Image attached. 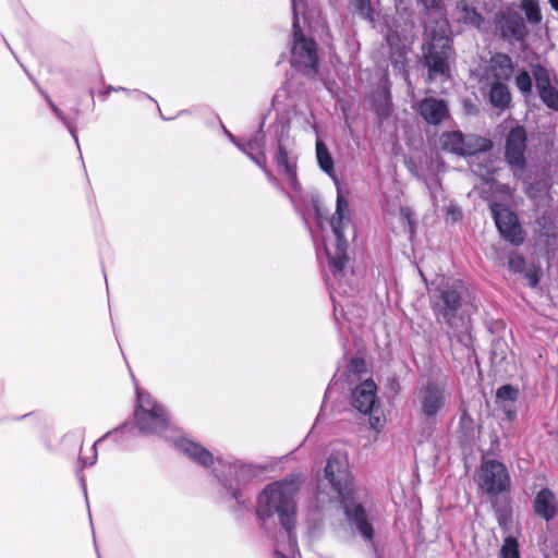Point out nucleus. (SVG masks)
<instances>
[{
    "mask_svg": "<svg viewBox=\"0 0 558 558\" xmlns=\"http://www.w3.org/2000/svg\"><path fill=\"white\" fill-rule=\"evenodd\" d=\"M231 137V141H233V144H236V141H234V137H232V135H230Z\"/></svg>",
    "mask_w": 558,
    "mask_h": 558,
    "instance_id": "obj_49",
    "label": "nucleus"
},
{
    "mask_svg": "<svg viewBox=\"0 0 558 558\" xmlns=\"http://www.w3.org/2000/svg\"><path fill=\"white\" fill-rule=\"evenodd\" d=\"M421 117L429 124H439L448 114L447 104L441 99L425 98L418 105Z\"/></svg>",
    "mask_w": 558,
    "mask_h": 558,
    "instance_id": "obj_18",
    "label": "nucleus"
},
{
    "mask_svg": "<svg viewBox=\"0 0 558 558\" xmlns=\"http://www.w3.org/2000/svg\"><path fill=\"white\" fill-rule=\"evenodd\" d=\"M231 137V141H233V144H236V141H234V137H232V135H230Z\"/></svg>",
    "mask_w": 558,
    "mask_h": 558,
    "instance_id": "obj_50",
    "label": "nucleus"
},
{
    "mask_svg": "<svg viewBox=\"0 0 558 558\" xmlns=\"http://www.w3.org/2000/svg\"><path fill=\"white\" fill-rule=\"evenodd\" d=\"M393 62H395V65L397 66V65H398V63H399V60H398V59H396Z\"/></svg>",
    "mask_w": 558,
    "mask_h": 558,
    "instance_id": "obj_48",
    "label": "nucleus"
},
{
    "mask_svg": "<svg viewBox=\"0 0 558 558\" xmlns=\"http://www.w3.org/2000/svg\"><path fill=\"white\" fill-rule=\"evenodd\" d=\"M466 289L460 280H452L446 284V289L440 292L439 300L434 302V311L438 320H444L450 327H457V310L461 305V300Z\"/></svg>",
    "mask_w": 558,
    "mask_h": 558,
    "instance_id": "obj_10",
    "label": "nucleus"
},
{
    "mask_svg": "<svg viewBox=\"0 0 558 558\" xmlns=\"http://www.w3.org/2000/svg\"><path fill=\"white\" fill-rule=\"evenodd\" d=\"M490 501H492L493 508L495 509L498 524L501 527H506L511 520L510 511L507 508L498 506L497 498L490 499Z\"/></svg>",
    "mask_w": 558,
    "mask_h": 558,
    "instance_id": "obj_28",
    "label": "nucleus"
},
{
    "mask_svg": "<svg viewBox=\"0 0 558 558\" xmlns=\"http://www.w3.org/2000/svg\"><path fill=\"white\" fill-rule=\"evenodd\" d=\"M137 418H162L166 416L167 410L158 403L149 393L137 391Z\"/></svg>",
    "mask_w": 558,
    "mask_h": 558,
    "instance_id": "obj_19",
    "label": "nucleus"
},
{
    "mask_svg": "<svg viewBox=\"0 0 558 558\" xmlns=\"http://www.w3.org/2000/svg\"><path fill=\"white\" fill-rule=\"evenodd\" d=\"M517 396L518 390L510 385L501 386L496 392V397L504 401H513L515 400Z\"/></svg>",
    "mask_w": 558,
    "mask_h": 558,
    "instance_id": "obj_30",
    "label": "nucleus"
},
{
    "mask_svg": "<svg viewBox=\"0 0 558 558\" xmlns=\"http://www.w3.org/2000/svg\"><path fill=\"white\" fill-rule=\"evenodd\" d=\"M456 15L459 22L464 24L481 26L482 16L476 12V10L470 5L465 0H462L458 3L456 9Z\"/></svg>",
    "mask_w": 558,
    "mask_h": 558,
    "instance_id": "obj_24",
    "label": "nucleus"
},
{
    "mask_svg": "<svg viewBox=\"0 0 558 558\" xmlns=\"http://www.w3.org/2000/svg\"><path fill=\"white\" fill-rule=\"evenodd\" d=\"M509 268L514 272H521L524 269L525 262L520 255L512 254L508 260Z\"/></svg>",
    "mask_w": 558,
    "mask_h": 558,
    "instance_id": "obj_31",
    "label": "nucleus"
},
{
    "mask_svg": "<svg viewBox=\"0 0 558 558\" xmlns=\"http://www.w3.org/2000/svg\"><path fill=\"white\" fill-rule=\"evenodd\" d=\"M369 2H371V0H354V7L356 10V13L361 17L373 22L374 21V16H373L374 12L371 8Z\"/></svg>",
    "mask_w": 558,
    "mask_h": 558,
    "instance_id": "obj_29",
    "label": "nucleus"
},
{
    "mask_svg": "<svg viewBox=\"0 0 558 558\" xmlns=\"http://www.w3.org/2000/svg\"><path fill=\"white\" fill-rule=\"evenodd\" d=\"M461 423H462V427H465L466 424H471V423H473V421L472 420L461 421Z\"/></svg>",
    "mask_w": 558,
    "mask_h": 558,
    "instance_id": "obj_46",
    "label": "nucleus"
},
{
    "mask_svg": "<svg viewBox=\"0 0 558 558\" xmlns=\"http://www.w3.org/2000/svg\"><path fill=\"white\" fill-rule=\"evenodd\" d=\"M551 8L558 12V0H548Z\"/></svg>",
    "mask_w": 558,
    "mask_h": 558,
    "instance_id": "obj_43",
    "label": "nucleus"
},
{
    "mask_svg": "<svg viewBox=\"0 0 558 558\" xmlns=\"http://www.w3.org/2000/svg\"><path fill=\"white\" fill-rule=\"evenodd\" d=\"M513 72L511 58L506 53H496L490 58L487 75L495 81H508Z\"/></svg>",
    "mask_w": 558,
    "mask_h": 558,
    "instance_id": "obj_21",
    "label": "nucleus"
},
{
    "mask_svg": "<svg viewBox=\"0 0 558 558\" xmlns=\"http://www.w3.org/2000/svg\"><path fill=\"white\" fill-rule=\"evenodd\" d=\"M364 367H365V363L362 359L354 357L351 360L350 372L360 373L364 369Z\"/></svg>",
    "mask_w": 558,
    "mask_h": 558,
    "instance_id": "obj_34",
    "label": "nucleus"
},
{
    "mask_svg": "<svg viewBox=\"0 0 558 558\" xmlns=\"http://www.w3.org/2000/svg\"><path fill=\"white\" fill-rule=\"evenodd\" d=\"M495 28L504 38L509 40H522L527 34L526 25L521 15L510 8L496 14Z\"/></svg>",
    "mask_w": 558,
    "mask_h": 558,
    "instance_id": "obj_13",
    "label": "nucleus"
},
{
    "mask_svg": "<svg viewBox=\"0 0 558 558\" xmlns=\"http://www.w3.org/2000/svg\"><path fill=\"white\" fill-rule=\"evenodd\" d=\"M526 134L523 128H515L510 131L506 143V158L507 161L519 169H522L525 163Z\"/></svg>",
    "mask_w": 558,
    "mask_h": 558,
    "instance_id": "obj_15",
    "label": "nucleus"
},
{
    "mask_svg": "<svg viewBox=\"0 0 558 558\" xmlns=\"http://www.w3.org/2000/svg\"><path fill=\"white\" fill-rule=\"evenodd\" d=\"M104 440H100V438L98 440H96L93 445V447L90 448V454L88 456H81V461L84 465H94L96 463V460H97V448L96 446L99 444V442H102Z\"/></svg>",
    "mask_w": 558,
    "mask_h": 558,
    "instance_id": "obj_32",
    "label": "nucleus"
},
{
    "mask_svg": "<svg viewBox=\"0 0 558 558\" xmlns=\"http://www.w3.org/2000/svg\"><path fill=\"white\" fill-rule=\"evenodd\" d=\"M378 388L372 378L361 381L352 390V407L362 415H373L379 408Z\"/></svg>",
    "mask_w": 558,
    "mask_h": 558,
    "instance_id": "obj_11",
    "label": "nucleus"
},
{
    "mask_svg": "<svg viewBox=\"0 0 558 558\" xmlns=\"http://www.w3.org/2000/svg\"><path fill=\"white\" fill-rule=\"evenodd\" d=\"M447 216L452 220V221H459L461 218H462V213L460 210L459 207L454 206V205H450L448 208H447Z\"/></svg>",
    "mask_w": 558,
    "mask_h": 558,
    "instance_id": "obj_33",
    "label": "nucleus"
},
{
    "mask_svg": "<svg viewBox=\"0 0 558 558\" xmlns=\"http://www.w3.org/2000/svg\"><path fill=\"white\" fill-rule=\"evenodd\" d=\"M471 169L475 174L480 177H485L486 174H489L493 171V167H489L486 169V171H483L481 165L474 163L471 166Z\"/></svg>",
    "mask_w": 558,
    "mask_h": 558,
    "instance_id": "obj_35",
    "label": "nucleus"
},
{
    "mask_svg": "<svg viewBox=\"0 0 558 558\" xmlns=\"http://www.w3.org/2000/svg\"><path fill=\"white\" fill-rule=\"evenodd\" d=\"M478 488L490 499L511 489V476L505 463L495 459H482L476 478Z\"/></svg>",
    "mask_w": 558,
    "mask_h": 558,
    "instance_id": "obj_7",
    "label": "nucleus"
},
{
    "mask_svg": "<svg viewBox=\"0 0 558 558\" xmlns=\"http://www.w3.org/2000/svg\"><path fill=\"white\" fill-rule=\"evenodd\" d=\"M293 44L291 48V64L303 71L305 74H315L317 71L318 58L315 43L303 36L299 24V9L294 0L293 10Z\"/></svg>",
    "mask_w": 558,
    "mask_h": 558,
    "instance_id": "obj_8",
    "label": "nucleus"
},
{
    "mask_svg": "<svg viewBox=\"0 0 558 558\" xmlns=\"http://www.w3.org/2000/svg\"><path fill=\"white\" fill-rule=\"evenodd\" d=\"M533 75L542 101L548 108L558 111V90L550 84L548 71L541 65H536L533 69Z\"/></svg>",
    "mask_w": 558,
    "mask_h": 558,
    "instance_id": "obj_16",
    "label": "nucleus"
},
{
    "mask_svg": "<svg viewBox=\"0 0 558 558\" xmlns=\"http://www.w3.org/2000/svg\"><path fill=\"white\" fill-rule=\"evenodd\" d=\"M69 130H70L72 136L74 137L75 142H77V136L75 134V131L71 126H69Z\"/></svg>",
    "mask_w": 558,
    "mask_h": 558,
    "instance_id": "obj_45",
    "label": "nucleus"
},
{
    "mask_svg": "<svg viewBox=\"0 0 558 558\" xmlns=\"http://www.w3.org/2000/svg\"><path fill=\"white\" fill-rule=\"evenodd\" d=\"M520 9L530 24L537 25L542 22L543 16L537 0H521Z\"/></svg>",
    "mask_w": 558,
    "mask_h": 558,
    "instance_id": "obj_25",
    "label": "nucleus"
},
{
    "mask_svg": "<svg viewBox=\"0 0 558 558\" xmlns=\"http://www.w3.org/2000/svg\"><path fill=\"white\" fill-rule=\"evenodd\" d=\"M499 554L500 558H521L518 539L514 536H507Z\"/></svg>",
    "mask_w": 558,
    "mask_h": 558,
    "instance_id": "obj_26",
    "label": "nucleus"
},
{
    "mask_svg": "<svg viewBox=\"0 0 558 558\" xmlns=\"http://www.w3.org/2000/svg\"><path fill=\"white\" fill-rule=\"evenodd\" d=\"M371 423V427L376 430V432H379L383 427H384V423L386 421H379V420H376V421H368Z\"/></svg>",
    "mask_w": 558,
    "mask_h": 558,
    "instance_id": "obj_37",
    "label": "nucleus"
},
{
    "mask_svg": "<svg viewBox=\"0 0 558 558\" xmlns=\"http://www.w3.org/2000/svg\"><path fill=\"white\" fill-rule=\"evenodd\" d=\"M396 40H397V37L395 35H388L387 36V41L389 44V46L393 49V46L396 44Z\"/></svg>",
    "mask_w": 558,
    "mask_h": 558,
    "instance_id": "obj_41",
    "label": "nucleus"
},
{
    "mask_svg": "<svg viewBox=\"0 0 558 558\" xmlns=\"http://www.w3.org/2000/svg\"><path fill=\"white\" fill-rule=\"evenodd\" d=\"M490 209L500 234L513 244H521L523 236L517 216L499 204H493Z\"/></svg>",
    "mask_w": 558,
    "mask_h": 558,
    "instance_id": "obj_14",
    "label": "nucleus"
},
{
    "mask_svg": "<svg viewBox=\"0 0 558 558\" xmlns=\"http://www.w3.org/2000/svg\"><path fill=\"white\" fill-rule=\"evenodd\" d=\"M49 104H50V106H51L52 110L56 112V114H57L60 119L64 120L63 113H62V112H61V111L56 107V105H54L52 101H49Z\"/></svg>",
    "mask_w": 558,
    "mask_h": 558,
    "instance_id": "obj_40",
    "label": "nucleus"
},
{
    "mask_svg": "<svg viewBox=\"0 0 558 558\" xmlns=\"http://www.w3.org/2000/svg\"><path fill=\"white\" fill-rule=\"evenodd\" d=\"M218 465L215 475L226 493L235 501L234 511H247L252 499L248 485L257 476V469L241 461L221 459H218Z\"/></svg>",
    "mask_w": 558,
    "mask_h": 558,
    "instance_id": "obj_6",
    "label": "nucleus"
},
{
    "mask_svg": "<svg viewBox=\"0 0 558 558\" xmlns=\"http://www.w3.org/2000/svg\"><path fill=\"white\" fill-rule=\"evenodd\" d=\"M238 147L246 154L256 165L264 168L266 161L265 155V141L263 134H257L253 140L246 144H236Z\"/></svg>",
    "mask_w": 558,
    "mask_h": 558,
    "instance_id": "obj_22",
    "label": "nucleus"
},
{
    "mask_svg": "<svg viewBox=\"0 0 558 558\" xmlns=\"http://www.w3.org/2000/svg\"><path fill=\"white\" fill-rule=\"evenodd\" d=\"M141 435H157L189 457L195 463L209 468L214 456L206 448L185 437L174 421H124L119 427L104 435L100 440L112 439L124 445Z\"/></svg>",
    "mask_w": 558,
    "mask_h": 558,
    "instance_id": "obj_3",
    "label": "nucleus"
},
{
    "mask_svg": "<svg viewBox=\"0 0 558 558\" xmlns=\"http://www.w3.org/2000/svg\"><path fill=\"white\" fill-rule=\"evenodd\" d=\"M325 477L341 498V506L348 524L365 542H371L374 545L375 531L367 518L364 506L354 500L349 463L344 454L335 453L329 456L325 466Z\"/></svg>",
    "mask_w": 558,
    "mask_h": 558,
    "instance_id": "obj_4",
    "label": "nucleus"
},
{
    "mask_svg": "<svg viewBox=\"0 0 558 558\" xmlns=\"http://www.w3.org/2000/svg\"><path fill=\"white\" fill-rule=\"evenodd\" d=\"M427 186H428V189H429V191H430L432 193H435V191H436V190H437V187H438V182H437V180H433L432 182H427Z\"/></svg>",
    "mask_w": 558,
    "mask_h": 558,
    "instance_id": "obj_38",
    "label": "nucleus"
},
{
    "mask_svg": "<svg viewBox=\"0 0 558 558\" xmlns=\"http://www.w3.org/2000/svg\"><path fill=\"white\" fill-rule=\"evenodd\" d=\"M296 3L299 4V2L296 1ZM292 7L294 8V0H292Z\"/></svg>",
    "mask_w": 558,
    "mask_h": 558,
    "instance_id": "obj_51",
    "label": "nucleus"
},
{
    "mask_svg": "<svg viewBox=\"0 0 558 558\" xmlns=\"http://www.w3.org/2000/svg\"><path fill=\"white\" fill-rule=\"evenodd\" d=\"M426 10H434L437 17L436 26L426 24L425 40L426 52L424 54L425 64L429 70V76L445 75L449 69V59L451 57L450 40L448 37V24L442 19V13L438 8L439 0H417Z\"/></svg>",
    "mask_w": 558,
    "mask_h": 558,
    "instance_id": "obj_5",
    "label": "nucleus"
},
{
    "mask_svg": "<svg viewBox=\"0 0 558 558\" xmlns=\"http://www.w3.org/2000/svg\"><path fill=\"white\" fill-rule=\"evenodd\" d=\"M422 407L426 415H435L445 404L442 389L434 384H428L421 392Z\"/></svg>",
    "mask_w": 558,
    "mask_h": 558,
    "instance_id": "obj_20",
    "label": "nucleus"
},
{
    "mask_svg": "<svg viewBox=\"0 0 558 558\" xmlns=\"http://www.w3.org/2000/svg\"><path fill=\"white\" fill-rule=\"evenodd\" d=\"M298 159L299 154L294 145L280 141L275 161L280 175H282L287 183L294 190L299 187L296 175Z\"/></svg>",
    "mask_w": 558,
    "mask_h": 558,
    "instance_id": "obj_12",
    "label": "nucleus"
},
{
    "mask_svg": "<svg viewBox=\"0 0 558 558\" xmlns=\"http://www.w3.org/2000/svg\"><path fill=\"white\" fill-rule=\"evenodd\" d=\"M526 279L531 287H535L538 283V277L535 272L529 271L526 274Z\"/></svg>",
    "mask_w": 558,
    "mask_h": 558,
    "instance_id": "obj_36",
    "label": "nucleus"
},
{
    "mask_svg": "<svg viewBox=\"0 0 558 558\" xmlns=\"http://www.w3.org/2000/svg\"><path fill=\"white\" fill-rule=\"evenodd\" d=\"M535 514L546 522L551 521L558 514V505L555 494L549 488H542L533 500Z\"/></svg>",
    "mask_w": 558,
    "mask_h": 558,
    "instance_id": "obj_17",
    "label": "nucleus"
},
{
    "mask_svg": "<svg viewBox=\"0 0 558 558\" xmlns=\"http://www.w3.org/2000/svg\"><path fill=\"white\" fill-rule=\"evenodd\" d=\"M439 145L442 150L459 156H475L492 148L488 138L477 135L464 136L460 131L444 132L439 136Z\"/></svg>",
    "mask_w": 558,
    "mask_h": 558,
    "instance_id": "obj_9",
    "label": "nucleus"
},
{
    "mask_svg": "<svg viewBox=\"0 0 558 558\" xmlns=\"http://www.w3.org/2000/svg\"><path fill=\"white\" fill-rule=\"evenodd\" d=\"M515 86L523 94L527 95L532 90V78L526 71H521L515 76Z\"/></svg>",
    "mask_w": 558,
    "mask_h": 558,
    "instance_id": "obj_27",
    "label": "nucleus"
},
{
    "mask_svg": "<svg viewBox=\"0 0 558 558\" xmlns=\"http://www.w3.org/2000/svg\"><path fill=\"white\" fill-rule=\"evenodd\" d=\"M396 53H398L399 58L403 57L405 53L404 47H402V48L397 47Z\"/></svg>",
    "mask_w": 558,
    "mask_h": 558,
    "instance_id": "obj_42",
    "label": "nucleus"
},
{
    "mask_svg": "<svg viewBox=\"0 0 558 558\" xmlns=\"http://www.w3.org/2000/svg\"><path fill=\"white\" fill-rule=\"evenodd\" d=\"M381 94H383V96L385 98V102L387 104L388 102V97H389L388 90L386 88H383Z\"/></svg>",
    "mask_w": 558,
    "mask_h": 558,
    "instance_id": "obj_44",
    "label": "nucleus"
},
{
    "mask_svg": "<svg viewBox=\"0 0 558 558\" xmlns=\"http://www.w3.org/2000/svg\"><path fill=\"white\" fill-rule=\"evenodd\" d=\"M262 169L266 172V174H269V171H267V170H266V167H265V166H264V168H262Z\"/></svg>",
    "mask_w": 558,
    "mask_h": 558,
    "instance_id": "obj_47",
    "label": "nucleus"
},
{
    "mask_svg": "<svg viewBox=\"0 0 558 558\" xmlns=\"http://www.w3.org/2000/svg\"><path fill=\"white\" fill-rule=\"evenodd\" d=\"M489 101L493 107L505 110L510 106L511 94L508 86L502 83L495 81L489 89Z\"/></svg>",
    "mask_w": 558,
    "mask_h": 558,
    "instance_id": "obj_23",
    "label": "nucleus"
},
{
    "mask_svg": "<svg viewBox=\"0 0 558 558\" xmlns=\"http://www.w3.org/2000/svg\"><path fill=\"white\" fill-rule=\"evenodd\" d=\"M316 159L319 168L328 174L337 186V206L336 211L330 218V227L336 238L332 246L325 244L328 264L332 278L327 279V283L331 290V299L333 301L335 312L337 313L338 303L335 293L341 294L348 292L349 277L352 275L347 256L348 242L344 239V230L351 222V213L348 198L335 175V163L331 154L326 144L316 141Z\"/></svg>",
    "mask_w": 558,
    "mask_h": 558,
    "instance_id": "obj_2",
    "label": "nucleus"
},
{
    "mask_svg": "<svg viewBox=\"0 0 558 558\" xmlns=\"http://www.w3.org/2000/svg\"><path fill=\"white\" fill-rule=\"evenodd\" d=\"M112 90H114V92L124 90V88H122V87L114 88L112 86H109L105 92L100 93V95H104L105 97H107Z\"/></svg>",
    "mask_w": 558,
    "mask_h": 558,
    "instance_id": "obj_39",
    "label": "nucleus"
},
{
    "mask_svg": "<svg viewBox=\"0 0 558 558\" xmlns=\"http://www.w3.org/2000/svg\"><path fill=\"white\" fill-rule=\"evenodd\" d=\"M303 481L302 474H289L281 481L268 484L257 497L258 520L265 522L277 514L282 526L274 545L275 558H301L294 533L296 512L294 496Z\"/></svg>",
    "mask_w": 558,
    "mask_h": 558,
    "instance_id": "obj_1",
    "label": "nucleus"
}]
</instances>
